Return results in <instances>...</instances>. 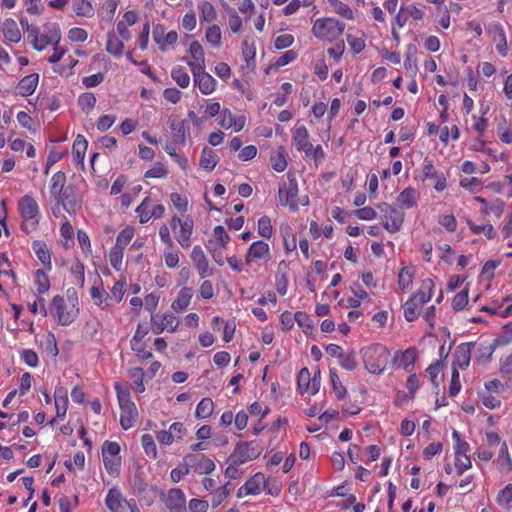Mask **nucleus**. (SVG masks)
<instances>
[{
	"instance_id": "nucleus-49",
	"label": "nucleus",
	"mask_w": 512,
	"mask_h": 512,
	"mask_svg": "<svg viewBox=\"0 0 512 512\" xmlns=\"http://www.w3.org/2000/svg\"><path fill=\"white\" fill-rule=\"evenodd\" d=\"M206 40L213 46L219 47L221 43V30L219 26H210L206 31Z\"/></svg>"
},
{
	"instance_id": "nucleus-42",
	"label": "nucleus",
	"mask_w": 512,
	"mask_h": 512,
	"mask_svg": "<svg viewBox=\"0 0 512 512\" xmlns=\"http://www.w3.org/2000/svg\"><path fill=\"white\" fill-rule=\"evenodd\" d=\"M75 13L78 16L90 17L93 15V7L88 0H75L73 4Z\"/></svg>"
},
{
	"instance_id": "nucleus-44",
	"label": "nucleus",
	"mask_w": 512,
	"mask_h": 512,
	"mask_svg": "<svg viewBox=\"0 0 512 512\" xmlns=\"http://www.w3.org/2000/svg\"><path fill=\"white\" fill-rule=\"evenodd\" d=\"M141 442L147 456L155 459L157 457V448L154 438L150 434H144L141 437Z\"/></svg>"
},
{
	"instance_id": "nucleus-26",
	"label": "nucleus",
	"mask_w": 512,
	"mask_h": 512,
	"mask_svg": "<svg viewBox=\"0 0 512 512\" xmlns=\"http://www.w3.org/2000/svg\"><path fill=\"white\" fill-rule=\"evenodd\" d=\"M54 399L57 416H65L68 408V397L66 389L63 387H57L54 392Z\"/></svg>"
},
{
	"instance_id": "nucleus-1",
	"label": "nucleus",
	"mask_w": 512,
	"mask_h": 512,
	"mask_svg": "<svg viewBox=\"0 0 512 512\" xmlns=\"http://www.w3.org/2000/svg\"><path fill=\"white\" fill-rule=\"evenodd\" d=\"M362 358L370 373L381 374L388 364L390 353L384 345L376 343L362 350Z\"/></svg>"
},
{
	"instance_id": "nucleus-35",
	"label": "nucleus",
	"mask_w": 512,
	"mask_h": 512,
	"mask_svg": "<svg viewBox=\"0 0 512 512\" xmlns=\"http://www.w3.org/2000/svg\"><path fill=\"white\" fill-rule=\"evenodd\" d=\"M416 196H417V192L415 189L406 188L399 194V196L397 198V202L401 206L409 209V208H412L416 204Z\"/></svg>"
},
{
	"instance_id": "nucleus-17",
	"label": "nucleus",
	"mask_w": 512,
	"mask_h": 512,
	"mask_svg": "<svg viewBox=\"0 0 512 512\" xmlns=\"http://www.w3.org/2000/svg\"><path fill=\"white\" fill-rule=\"evenodd\" d=\"M169 124L174 143L184 144L186 139L185 121L180 119L177 115H172L169 118Z\"/></svg>"
},
{
	"instance_id": "nucleus-15",
	"label": "nucleus",
	"mask_w": 512,
	"mask_h": 512,
	"mask_svg": "<svg viewBox=\"0 0 512 512\" xmlns=\"http://www.w3.org/2000/svg\"><path fill=\"white\" fill-rule=\"evenodd\" d=\"M121 409L120 425L124 430L134 426L138 419V411L134 402L119 405Z\"/></svg>"
},
{
	"instance_id": "nucleus-18",
	"label": "nucleus",
	"mask_w": 512,
	"mask_h": 512,
	"mask_svg": "<svg viewBox=\"0 0 512 512\" xmlns=\"http://www.w3.org/2000/svg\"><path fill=\"white\" fill-rule=\"evenodd\" d=\"M488 32L493 34V40L496 42V49L502 56L507 55V40L503 27L499 23H492L488 27Z\"/></svg>"
},
{
	"instance_id": "nucleus-3",
	"label": "nucleus",
	"mask_w": 512,
	"mask_h": 512,
	"mask_svg": "<svg viewBox=\"0 0 512 512\" xmlns=\"http://www.w3.org/2000/svg\"><path fill=\"white\" fill-rule=\"evenodd\" d=\"M345 27L344 22L335 18H320L314 22L312 34L319 40L332 42L343 34Z\"/></svg>"
},
{
	"instance_id": "nucleus-12",
	"label": "nucleus",
	"mask_w": 512,
	"mask_h": 512,
	"mask_svg": "<svg viewBox=\"0 0 512 512\" xmlns=\"http://www.w3.org/2000/svg\"><path fill=\"white\" fill-rule=\"evenodd\" d=\"M192 261L199 273V276L204 279L213 274V270L209 268V263L203 249L196 245L191 252Z\"/></svg>"
},
{
	"instance_id": "nucleus-33",
	"label": "nucleus",
	"mask_w": 512,
	"mask_h": 512,
	"mask_svg": "<svg viewBox=\"0 0 512 512\" xmlns=\"http://www.w3.org/2000/svg\"><path fill=\"white\" fill-rule=\"evenodd\" d=\"M33 249L37 255V258L42 262L43 265L47 267L48 270H50L51 256L46 244L40 241H36L33 243Z\"/></svg>"
},
{
	"instance_id": "nucleus-58",
	"label": "nucleus",
	"mask_w": 512,
	"mask_h": 512,
	"mask_svg": "<svg viewBox=\"0 0 512 512\" xmlns=\"http://www.w3.org/2000/svg\"><path fill=\"white\" fill-rule=\"evenodd\" d=\"M416 358V350L413 348H409L401 355V365L405 370L409 371V367L415 363Z\"/></svg>"
},
{
	"instance_id": "nucleus-50",
	"label": "nucleus",
	"mask_w": 512,
	"mask_h": 512,
	"mask_svg": "<svg viewBox=\"0 0 512 512\" xmlns=\"http://www.w3.org/2000/svg\"><path fill=\"white\" fill-rule=\"evenodd\" d=\"M134 235V229L132 227H126L117 236L116 247L123 249L124 246L128 245Z\"/></svg>"
},
{
	"instance_id": "nucleus-4",
	"label": "nucleus",
	"mask_w": 512,
	"mask_h": 512,
	"mask_svg": "<svg viewBox=\"0 0 512 512\" xmlns=\"http://www.w3.org/2000/svg\"><path fill=\"white\" fill-rule=\"evenodd\" d=\"M18 210L23 218L22 230L26 233L34 231L38 225L40 213L36 200L30 195L23 196L18 202Z\"/></svg>"
},
{
	"instance_id": "nucleus-54",
	"label": "nucleus",
	"mask_w": 512,
	"mask_h": 512,
	"mask_svg": "<svg viewBox=\"0 0 512 512\" xmlns=\"http://www.w3.org/2000/svg\"><path fill=\"white\" fill-rule=\"evenodd\" d=\"M413 282V275L412 273L406 268H402L399 275H398V285L401 290L408 289Z\"/></svg>"
},
{
	"instance_id": "nucleus-32",
	"label": "nucleus",
	"mask_w": 512,
	"mask_h": 512,
	"mask_svg": "<svg viewBox=\"0 0 512 512\" xmlns=\"http://www.w3.org/2000/svg\"><path fill=\"white\" fill-rule=\"evenodd\" d=\"M67 187L66 174L62 171L56 172L51 178L50 194L54 198L59 196L61 191Z\"/></svg>"
},
{
	"instance_id": "nucleus-27",
	"label": "nucleus",
	"mask_w": 512,
	"mask_h": 512,
	"mask_svg": "<svg viewBox=\"0 0 512 512\" xmlns=\"http://www.w3.org/2000/svg\"><path fill=\"white\" fill-rule=\"evenodd\" d=\"M3 35L6 40L18 43L21 40V32L13 19H6L3 24Z\"/></svg>"
},
{
	"instance_id": "nucleus-6",
	"label": "nucleus",
	"mask_w": 512,
	"mask_h": 512,
	"mask_svg": "<svg viewBox=\"0 0 512 512\" xmlns=\"http://www.w3.org/2000/svg\"><path fill=\"white\" fill-rule=\"evenodd\" d=\"M78 311L75 304L68 308L62 296H54L51 301L50 314L57 319L60 325H70L76 319Z\"/></svg>"
},
{
	"instance_id": "nucleus-39",
	"label": "nucleus",
	"mask_w": 512,
	"mask_h": 512,
	"mask_svg": "<svg viewBox=\"0 0 512 512\" xmlns=\"http://www.w3.org/2000/svg\"><path fill=\"white\" fill-rule=\"evenodd\" d=\"M272 168L277 172H282L287 167V161L285 158V150L282 146L278 148L277 154L271 157Z\"/></svg>"
},
{
	"instance_id": "nucleus-52",
	"label": "nucleus",
	"mask_w": 512,
	"mask_h": 512,
	"mask_svg": "<svg viewBox=\"0 0 512 512\" xmlns=\"http://www.w3.org/2000/svg\"><path fill=\"white\" fill-rule=\"evenodd\" d=\"M198 462L196 472L199 474H209L215 469L214 462L203 454L199 457Z\"/></svg>"
},
{
	"instance_id": "nucleus-37",
	"label": "nucleus",
	"mask_w": 512,
	"mask_h": 512,
	"mask_svg": "<svg viewBox=\"0 0 512 512\" xmlns=\"http://www.w3.org/2000/svg\"><path fill=\"white\" fill-rule=\"evenodd\" d=\"M214 403L211 398H203L197 405L196 417L206 419L213 413Z\"/></svg>"
},
{
	"instance_id": "nucleus-51",
	"label": "nucleus",
	"mask_w": 512,
	"mask_h": 512,
	"mask_svg": "<svg viewBox=\"0 0 512 512\" xmlns=\"http://www.w3.org/2000/svg\"><path fill=\"white\" fill-rule=\"evenodd\" d=\"M123 259V249L114 246L109 253V261L111 266L119 271L121 269Z\"/></svg>"
},
{
	"instance_id": "nucleus-21",
	"label": "nucleus",
	"mask_w": 512,
	"mask_h": 512,
	"mask_svg": "<svg viewBox=\"0 0 512 512\" xmlns=\"http://www.w3.org/2000/svg\"><path fill=\"white\" fill-rule=\"evenodd\" d=\"M265 483V477L261 473L255 474L239 489L238 496L242 493L245 495H256L261 491V486Z\"/></svg>"
},
{
	"instance_id": "nucleus-60",
	"label": "nucleus",
	"mask_w": 512,
	"mask_h": 512,
	"mask_svg": "<svg viewBox=\"0 0 512 512\" xmlns=\"http://www.w3.org/2000/svg\"><path fill=\"white\" fill-rule=\"evenodd\" d=\"M213 235L217 241V243L222 247V248H226L227 247V244L230 240L228 234L226 233L225 229L223 226L221 225H218L214 228L213 230Z\"/></svg>"
},
{
	"instance_id": "nucleus-2",
	"label": "nucleus",
	"mask_w": 512,
	"mask_h": 512,
	"mask_svg": "<svg viewBox=\"0 0 512 512\" xmlns=\"http://www.w3.org/2000/svg\"><path fill=\"white\" fill-rule=\"evenodd\" d=\"M434 283L431 279H425L421 283L418 292L414 293L404 304V317L408 322L418 317V308L428 302L432 297Z\"/></svg>"
},
{
	"instance_id": "nucleus-64",
	"label": "nucleus",
	"mask_w": 512,
	"mask_h": 512,
	"mask_svg": "<svg viewBox=\"0 0 512 512\" xmlns=\"http://www.w3.org/2000/svg\"><path fill=\"white\" fill-rule=\"evenodd\" d=\"M500 374L503 379L505 387L512 390V366L509 363H505L501 369Z\"/></svg>"
},
{
	"instance_id": "nucleus-9",
	"label": "nucleus",
	"mask_w": 512,
	"mask_h": 512,
	"mask_svg": "<svg viewBox=\"0 0 512 512\" xmlns=\"http://www.w3.org/2000/svg\"><path fill=\"white\" fill-rule=\"evenodd\" d=\"M54 199L63 206L65 211L70 215H73L81 206V200L76 192V188L72 184H68L64 188L59 196H55Z\"/></svg>"
},
{
	"instance_id": "nucleus-36",
	"label": "nucleus",
	"mask_w": 512,
	"mask_h": 512,
	"mask_svg": "<svg viewBox=\"0 0 512 512\" xmlns=\"http://www.w3.org/2000/svg\"><path fill=\"white\" fill-rule=\"evenodd\" d=\"M171 77L181 88H187L190 84V77L183 66H175L171 71Z\"/></svg>"
},
{
	"instance_id": "nucleus-34",
	"label": "nucleus",
	"mask_w": 512,
	"mask_h": 512,
	"mask_svg": "<svg viewBox=\"0 0 512 512\" xmlns=\"http://www.w3.org/2000/svg\"><path fill=\"white\" fill-rule=\"evenodd\" d=\"M123 49V42L119 40L113 32H109L106 44V51L116 57H119L122 55Z\"/></svg>"
},
{
	"instance_id": "nucleus-25",
	"label": "nucleus",
	"mask_w": 512,
	"mask_h": 512,
	"mask_svg": "<svg viewBox=\"0 0 512 512\" xmlns=\"http://www.w3.org/2000/svg\"><path fill=\"white\" fill-rule=\"evenodd\" d=\"M193 231V220L190 217H186L183 219V222H180V231L178 236V242L183 248H188L190 246V237Z\"/></svg>"
},
{
	"instance_id": "nucleus-63",
	"label": "nucleus",
	"mask_w": 512,
	"mask_h": 512,
	"mask_svg": "<svg viewBox=\"0 0 512 512\" xmlns=\"http://www.w3.org/2000/svg\"><path fill=\"white\" fill-rule=\"evenodd\" d=\"M294 42V37L291 34L279 35L274 42L276 49H285L290 47Z\"/></svg>"
},
{
	"instance_id": "nucleus-61",
	"label": "nucleus",
	"mask_w": 512,
	"mask_h": 512,
	"mask_svg": "<svg viewBox=\"0 0 512 512\" xmlns=\"http://www.w3.org/2000/svg\"><path fill=\"white\" fill-rule=\"evenodd\" d=\"M512 501V484H507L497 497V502L501 506H507Z\"/></svg>"
},
{
	"instance_id": "nucleus-56",
	"label": "nucleus",
	"mask_w": 512,
	"mask_h": 512,
	"mask_svg": "<svg viewBox=\"0 0 512 512\" xmlns=\"http://www.w3.org/2000/svg\"><path fill=\"white\" fill-rule=\"evenodd\" d=\"M79 106L82 110H92L96 104V98L93 93H83L78 99Z\"/></svg>"
},
{
	"instance_id": "nucleus-40",
	"label": "nucleus",
	"mask_w": 512,
	"mask_h": 512,
	"mask_svg": "<svg viewBox=\"0 0 512 512\" xmlns=\"http://www.w3.org/2000/svg\"><path fill=\"white\" fill-rule=\"evenodd\" d=\"M36 285H37V294L39 296L46 293L50 288L49 278H48L47 274L41 269H38L36 271Z\"/></svg>"
},
{
	"instance_id": "nucleus-5",
	"label": "nucleus",
	"mask_w": 512,
	"mask_h": 512,
	"mask_svg": "<svg viewBox=\"0 0 512 512\" xmlns=\"http://www.w3.org/2000/svg\"><path fill=\"white\" fill-rule=\"evenodd\" d=\"M262 451L263 447L256 441L239 442L228 457L227 462L233 464H244L258 458Z\"/></svg>"
},
{
	"instance_id": "nucleus-38",
	"label": "nucleus",
	"mask_w": 512,
	"mask_h": 512,
	"mask_svg": "<svg viewBox=\"0 0 512 512\" xmlns=\"http://www.w3.org/2000/svg\"><path fill=\"white\" fill-rule=\"evenodd\" d=\"M120 452V446L116 442L106 441L102 448L103 462L106 469H109V457H115Z\"/></svg>"
},
{
	"instance_id": "nucleus-13",
	"label": "nucleus",
	"mask_w": 512,
	"mask_h": 512,
	"mask_svg": "<svg viewBox=\"0 0 512 512\" xmlns=\"http://www.w3.org/2000/svg\"><path fill=\"white\" fill-rule=\"evenodd\" d=\"M472 347H474V343H461L459 344L454 352V361L452 363V367L455 369H466L471 360V351Z\"/></svg>"
},
{
	"instance_id": "nucleus-22",
	"label": "nucleus",
	"mask_w": 512,
	"mask_h": 512,
	"mask_svg": "<svg viewBox=\"0 0 512 512\" xmlns=\"http://www.w3.org/2000/svg\"><path fill=\"white\" fill-rule=\"evenodd\" d=\"M39 81L36 73L23 77L18 83V91L21 96H30L34 93Z\"/></svg>"
},
{
	"instance_id": "nucleus-62",
	"label": "nucleus",
	"mask_w": 512,
	"mask_h": 512,
	"mask_svg": "<svg viewBox=\"0 0 512 512\" xmlns=\"http://www.w3.org/2000/svg\"><path fill=\"white\" fill-rule=\"evenodd\" d=\"M131 378L134 380V383L136 384V390L139 393L144 392L145 386L143 384V370L142 368H134L130 372Z\"/></svg>"
},
{
	"instance_id": "nucleus-43",
	"label": "nucleus",
	"mask_w": 512,
	"mask_h": 512,
	"mask_svg": "<svg viewBox=\"0 0 512 512\" xmlns=\"http://www.w3.org/2000/svg\"><path fill=\"white\" fill-rule=\"evenodd\" d=\"M311 379L309 369L306 367L302 368L297 377V385L300 393L309 391Z\"/></svg>"
},
{
	"instance_id": "nucleus-31",
	"label": "nucleus",
	"mask_w": 512,
	"mask_h": 512,
	"mask_svg": "<svg viewBox=\"0 0 512 512\" xmlns=\"http://www.w3.org/2000/svg\"><path fill=\"white\" fill-rule=\"evenodd\" d=\"M217 162L218 157L216 153L212 149L205 147L201 153L200 166L207 171H212Z\"/></svg>"
},
{
	"instance_id": "nucleus-48",
	"label": "nucleus",
	"mask_w": 512,
	"mask_h": 512,
	"mask_svg": "<svg viewBox=\"0 0 512 512\" xmlns=\"http://www.w3.org/2000/svg\"><path fill=\"white\" fill-rule=\"evenodd\" d=\"M201 16L205 22L211 23L216 19V11L210 2L204 1L199 5Z\"/></svg>"
},
{
	"instance_id": "nucleus-20",
	"label": "nucleus",
	"mask_w": 512,
	"mask_h": 512,
	"mask_svg": "<svg viewBox=\"0 0 512 512\" xmlns=\"http://www.w3.org/2000/svg\"><path fill=\"white\" fill-rule=\"evenodd\" d=\"M269 255V245L262 241L253 242L246 254V263L250 264L253 260H259Z\"/></svg>"
},
{
	"instance_id": "nucleus-8",
	"label": "nucleus",
	"mask_w": 512,
	"mask_h": 512,
	"mask_svg": "<svg viewBox=\"0 0 512 512\" xmlns=\"http://www.w3.org/2000/svg\"><path fill=\"white\" fill-rule=\"evenodd\" d=\"M378 209L382 213L384 228L390 233L399 231L404 221V213L387 203L379 204Z\"/></svg>"
},
{
	"instance_id": "nucleus-45",
	"label": "nucleus",
	"mask_w": 512,
	"mask_h": 512,
	"mask_svg": "<svg viewBox=\"0 0 512 512\" xmlns=\"http://www.w3.org/2000/svg\"><path fill=\"white\" fill-rule=\"evenodd\" d=\"M330 379L337 398L339 400L343 399L347 394V389L342 385L339 376L334 370H330Z\"/></svg>"
},
{
	"instance_id": "nucleus-24",
	"label": "nucleus",
	"mask_w": 512,
	"mask_h": 512,
	"mask_svg": "<svg viewBox=\"0 0 512 512\" xmlns=\"http://www.w3.org/2000/svg\"><path fill=\"white\" fill-rule=\"evenodd\" d=\"M219 124L225 129L233 127L234 130L238 132L243 129L245 119L243 117L236 118L229 109H224L222 119Z\"/></svg>"
},
{
	"instance_id": "nucleus-59",
	"label": "nucleus",
	"mask_w": 512,
	"mask_h": 512,
	"mask_svg": "<svg viewBox=\"0 0 512 512\" xmlns=\"http://www.w3.org/2000/svg\"><path fill=\"white\" fill-rule=\"evenodd\" d=\"M339 360L340 365L346 370L352 371L357 367L354 352L343 353Z\"/></svg>"
},
{
	"instance_id": "nucleus-23",
	"label": "nucleus",
	"mask_w": 512,
	"mask_h": 512,
	"mask_svg": "<svg viewBox=\"0 0 512 512\" xmlns=\"http://www.w3.org/2000/svg\"><path fill=\"white\" fill-rule=\"evenodd\" d=\"M293 142L297 150L304 153L310 150L311 142L309 141L308 130L305 126H299L295 129Z\"/></svg>"
},
{
	"instance_id": "nucleus-28",
	"label": "nucleus",
	"mask_w": 512,
	"mask_h": 512,
	"mask_svg": "<svg viewBox=\"0 0 512 512\" xmlns=\"http://www.w3.org/2000/svg\"><path fill=\"white\" fill-rule=\"evenodd\" d=\"M192 296L193 292L191 288H182L179 291L177 298L173 301L172 308L175 311H182L186 309L191 301Z\"/></svg>"
},
{
	"instance_id": "nucleus-10",
	"label": "nucleus",
	"mask_w": 512,
	"mask_h": 512,
	"mask_svg": "<svg viewBox=\"0 0 512 512\" xmlns=\"http://www.w3.org/2000/svg\"><path fill=\"white\" fill-rule=\"evenodd\" d=\"M170 512H186V498L179 488L170 489L164 499Z\"/></svg>"
},
{
	"instance_id": "nucleus-55",
	"label": "nucleus",
	"mask_w": 512,
	"mask_h": 512,
	"mask_svg": "<svg viewBox=\"0 0 512 512\" xmlns=\"http://www.w3.org/2000/svg\"><path fill=\"white\" fill-rule=\"evenodd\" d=\"M44 32L49 35L48 42H56L59 44L61 39V32L58 24L56 23H47L44 25Z\"/></svg>"
},
{
	"instance_id": "nucleus-19",
	"label": "nucleus",
	"mask_w": 512,
	"mask_h": 512,
	"mask_svg": "<svg viewBox=\"0 0 512 512\" xmlns=\"http://www.w3.org/2000/svg\"><path fill=\"white\" fill-rule=\"evenodd\" d=\"M106 505L111 512H126L129 504L122 499L121 493L116 488H112L106 496Z\"/></svg>"
},
{
	"instance_id": "nucleus-30",
	"label": "nucleus",
	"mask_w": 512,
	"mask_h": 512,
	"mask_svg": "<svg viewBox=\"0 0 512 512\" xmlns=\"http://www.w3.org/2000/svg\"><path fill=\"white\" fill-rule=\"evenodd\" d=\"M152 321L154 325L157 326L156 333H160L164 329H170L172 332H174L179 325L177 317L172 314L163 315L159 324L156 322L154 317H152Z\"/></svg>"
},
{
	"instance_id": "nucleus-46",
	"label": "nucleus",
	"mask_w": 512,
	"mask_h": 512,
	"mask_svg": "<svg viewBox=\"0 0 512 512\" xmlns=\"http://www.w3.org/2000/svg\"><path fill=\"white\" fill-rule=\"evenodd\" d=\"M271 220L267 216H263L258 221V233L263 238L269 239L272 236Z\"/></svg>"
},
{
	"instance_id": "nucleus-53",
	"label": "nucleus",
	"mask_w": 512,
	"mask_h": 512,
	"mask_svg": "<svg viewBox=\"0 0 512 512\" xmlns=\"http://www.w3.org/2000/svg\"><path fill=\"white\" fill-rule=\"evenodd\" d=\"M468 303V290L465 288L457 293L452 300V308L455 311L462 310Z\"/></svg>"
},
{
	"instance_id": "nucleus-29",
	"label": "nucleus",
	"mask_w": 512,
	"mask_h": 512,
	"mask_svg": "<svg viewBox=\"0 0 512 512\" xmlns=\"http://www.w3.org/2000/svg\"><path fill=\"white\" fill-rule=\"evenodd\" d=\"M87 146H88V143H87V140L85 139V137L83 135L78 134L73 143V147H72V154H73L74 160L77 163L83 164Z\"/></svg>"
},
{
	"instance_id": "nucleus-47",
	"label": "nucleus",
	"mask_w": 512,
	"mask_h": 512,
	"mask_svg": "<svg viewBox=\"0 0 512 512\" xmlns=\"http://www.w3.org/2000/svg\"><path fill=\"white\" fill-rule=\"evenodd\" d=\"M150 202V198L146 197L136 208V213L139 215L142 224L147 223L152 218L151 212L148 211Z\"/></svg>"
},
{
	"instance_id": "nucleus-57",
	"label": "nucleus",
	"mask_w": 512,
	"mask_h": 512,
	"mask_svg": "<svg viewBox=\"0 0 512 512\" xmlns=\"http://www.w3.org/2000/svg\"><path fill=\"white\" fill-rule=\"evenodd\" d=\"M461 390L460 375L455 367H452V375L449 386V396H456Z\"/></svg>"
},
{
	"instance_id": "nucleus-14",
	"label": "nucleus",
	"mask_w": 512,
	"mask_h": 512,
	"mask_svg": "<svg viewBox=\"0 0 512 512\" xmlns=\"http://www.w3.org/2000/svg\"><path fill=\"white\" fill-rule=\"evenodd\" d=\"M469 451V444L463 442L455 447V468L458 475H462L467 469L471 467V460L466 455Z\"/></svg>"
},
{
	"instance_id": "nucleus-16",
	"label": "nucleus",
	"mask_w": 512,
	"mask_h": 512,
	"mask_svg": "<svg viewBox=\"0 0 512 512\" xmlns=\"http://www.w3.org/2000/svg\"><path fill=\"white\" fill-rule=\"evenodd\" d=\"M189 52L192 60L187 61V64L191 68V71L195 72V70L199 71L200 69H205V57L202 45L198 41H193L190 44Z\"/></svg>"
},
{
	"instance_id": "nucleus-41",
	"label": "nucleus",
	"mask_w": 512,
	"mask_h": 512,
	"mask_svg": "<svg viewBox=\"0 0 512 512\" xmlns=\"http://www.w3.org/2000/svg\"><path fill=\"white\" fill-rule=\"evenodd\" d=\"M467 224L475 234L484 233L488 239H494L496 236L494 228L491 224L475 225L471 220H467Z\"/></svg>"
},
{
	"instance_id": "nucleus-11",
	"label": "nucleus",
	"mask_w": 512,
	"mask_h": 512,
	"mask_svg": "<svg viewBox=\"0 0 512 512\" xmlns=\"http://www.w3.org/2000/svg\"><path fill=\"white\" fill-rule=\"evenodd\" d=\"M194 84L198 86L200 92L204 95H210L215 91L216 80L205 69L192 72Z\"/></svg>"
},
{
	"instance_id": "nucleus-7",
	"label": "nucleus",
	"mask_w": 512,
	"mask_h": 512,
	"mask_svg": "<svg viewBox=\"0 0 512 512\" xmlns=\"http://www.w3.org/2000/svg\"><path fill=\"white\" fill-rule=\"evenodd\" d=\"M298 184L294 172L287 173V182L280 184L278 196L281 205L289 206L292 211L298 210Z\"/></svg>"
}]
</instances>
